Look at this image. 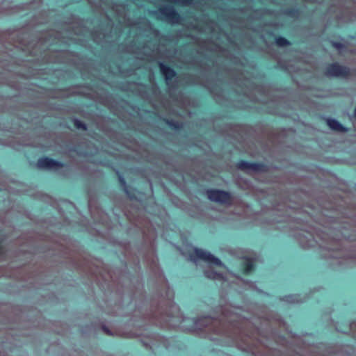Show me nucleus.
<instances>
[{
  "instance_id": "nucleus-14",
  "label": "nucleus",
  "mask_w": 356,
  "mask_h": 356,
  "mask_svg": "<svg viewBox=\"0 0 356 356\" xmlns=\"http://www.w3.org/2000/svg\"><path fill=\"white\" fill-rule=\"evenodd\" d=\"M158 65L159 67L161 73L164 76L166 85L169 88L175 87L177 83L173 86L172 79L175 77L176 72L172 68L165 65L163 62H159Z\"/></svg>"
},
{
  "instance_id": "nucleus-27",
  "label": "nucleus",
  "mask_w": 356,
  "mask_h": 356,
  "mask_svg": "<svg viewBox=\"0 0 356 356\" xmlns=\"http://www.w3.org/2000/svg\"><path fill=\"white\" fill-rule=\"evenodd\" d=\"M144 47H145L144 45L143 47H135L134 44H131L129 47L128 51L134 53V54H139V53H140L142 49Z\"/></svg>"
},
{
  "instance_id": "nucleus-34",
  "label": "nucleus",
  "mask_w": 356,
  "mask_h": 356,
  "mask_svg": "<svg viewBox=\"0 0 356 356\" xmlns=\"http://www.w3.org/2000/svg\"><path fill=\"white\" fill-rule=\"evenodd\" d=\"M248 154H250L249 156H254L252 153H249V152H248Z\"/></svg>"
},
{
  "instance_id": "nucleus-3",
  "label": "nucleus",
  "mask_w": 356,
  "mask_h": 356,
  "mask_svg": "<svg viewBox=\"0 0 356 356\" xmlns=\"http://www.w3.org/2000/svg\"><path fill=\"white\" fill-rule=\"evenodd\" d=\"M218 315L206 316L193 321L190 332L216 344L236 346L240 350L254 356H332L336 350L326 348V354H319L314 346H305L301 339H295V344L289 343L280 333L287 331L286 323L278 314L257 319L256 323L242 317L225 305L217 308Z\"/></svg>"
},
{
  "instance_id": "nucleus-1",
  "label": "nucleus",
  "mask_w": 356,
  "mask_h": 356,
  "mask_svg": "<svg viewBox=\"0 0 356 356\" xmlns=\"http://www.w3.org/2000/svg\"><path fill=\"white\" fill-rule=\"evenodd\" d=\"M129 222L142 233L144 245L138 254L133 252L129 243L120 245L125 264L132 270H111L94 265L83 257H67L72 268L83 273L97 284L104 282L111 292L120 296L113 309V316H131L129 324L133 330L127 332L130 338H140L143 346L154 353L159 348L167 349L168 339L152 330V325L162 329L179 326L184 319L174 302V291L161 270L156 254V231L150 220L142 215V211H125Z\"/></svg>"
},
{
  "instance_id": "nucleus-30",
  "label": "nucleus",
  "mask_w": 356,
  "mask_h": 356,
  "mask_svg": "<svg viewBox=\"0 0 356 356\" xmlns=\"http://www.w3.org/2000/svg\"><path fill=\"white\" fill-rule=\"evenodd\" d=\"M332 46L334 47H335L336 49H341L344 47L342 43L337 42H332Z\"/></svg>"
},
{
  "instance_id": "nucleus-19",
  "label": "nucleus",
  "mask_w": 356,
  "mask_h": 356,
  "mask_svg": "<svg viewBox=\"0 0 356 356\" xmlns=\"http://www.w3.org/2000/svg\"><path fill=\"white\" fill-rule=\"evenodd\" d=\"M280 299L289 303H300L305 301V298L304 299L300 298V296L299 294L284 296Z\"/></svg>"
},
{
  "instance_id": "nucleus-26",
  "label": "nucleus",
  "mask_w": 356,
  "mask_h": 356,
  "mask_svg": "<svg viewBox=\"0 0 356 356\" xmlns=\"http://www.w3.org/2000/svg\"><path fill=\"white\" fill-rule=\"evenodd\" d=\"M4 240L5 238L3 236H0V257L2 260L6 259V252L1 245Z\"/></svg>"
},
{
  "instance_id": "nucleus-31",
  "label": "nucleus",
  "mask_w": 356,
  "mask_h": 356,
  "mask_svg": "<svg viewBox=\"0 0 356 356\" xmlns=\"http://www.w3.org/2000/svg\"><path fill=\"white\" fill-rule=\"evenodd\" d=\"M356 327V322H353L350 325V329L352 330Z\"/></svg>"
},
{
  "instance_id": "nucleus-8",
  "label": "nucleus",
  "mask_w": 356,
  "mask_h": 356,
  "mask_svg": "<svg viewBox=\"0 0 356 356\" xmlns=\"http://www.w3.org/2000/svg\"><path fill=\"white\" fill-rule=\"evenodd\" d=\"M207 195L208 199L211 202L227 206H231L233 204V197L228 191L220 189H208Z\"/></svg>"
},
{
  "instance_id": "nucleus-9",
  "label": "nucleus",
  "mask_w": 356,
  "mask_h": 356,
  "mask_svg": "<svg viewBox=\"0 0 356 356\" xmlns=\"http://www.w3.org/2000/svg\"><path fill=\"white\" fill-rule=\"evenodd\" d=\"M324 74L330 78L341 77L347 79L350 75V70L348 67L341 65L338 63H333L327 66Z\"/></svg>"
},
{
  "instance_id": "nucleus-22",
  "label": "nucleus",
  "mask_w": 356,
  "mask_h": 356,
  "mask_svg": "<svg viewBox=\"0 0 356 356\" xmlns=\"http://www.w3.org/2000/svg\"><path fill=\"white\" fill-rule=\"evenodd\" d=\"M284 13L289 17L297 18L299 16V11L296 8H288L284 11Z\"/></svg>"
},
{
  "instance_id": "nucleus-35",
  "label": "nucleus",
  "mask_w": 356,
  "mask_h": 356,
  "mask_svg": "<svg viewBox=\"0 0 356 356\" xmlns=\"http://www.w3.org/2000/svg\"><path fill=\"white\" fill-rule=\"evenodd\" d=\"M225 356H232V355H225Z\"/></svg>"
},
{
  "instance_id": "nucleus-23",
  "label": "nucleus",
  "mask_w": 356,
  "mask_h": 356,
  "mask_svg": "<svg viewBox=\"0 0 356 356\" xmlns=\"http://www.w3.org/2000/svg\"><path fill=\"white\" fill-rule=\"evenodd\" d=\"M275 42L277 46L281 47L290 45L289 41L283 37L277 38L275 40Z\"/></svg>"
},
{
  "instance_id": "nucleus-10",
  "label": "nucleus",
  "mask_w": 356,
  "mask_h": 356,
  "mask_svg": "<svg viewBox=\"0 0 356 356\" xmlns=\"http://www.w3.org/2000/svg\"><path fill=\"white\" fill-rule=\"evenodd\" d=\"M238 168L250 175L268 172L270 170L269 166L266 164L250 163L248 161L239 162L238 163Z\"/></svg>"
},
{
  "instance_id": "nucleus-2",
  "label": "nucleus",
  "mask_w": 356,
  "mask_h": 356,
  "mask_svg": "<svg viewBox=\"0 0 356 356\" xmlns=\"http://www.w3.org/2000/svg\"><path fill=\"white\" fill-rule=\"evenodd\" d=\"M318 209L293 202L286 207L281 220L296 225L293 237L303 249L318 245L332 259V266L339 268L356 266V200L339 195L321 197Z\"/></svg>"
},
{
  "instance_id": "nucleus-11",
  "label": "nucleus",
  "mask_w": 356,
  "mask_h": 356,
  "mask_svg": "<svg viewBox=\"0 0 356 356\" xmlns=\"http://www.w3.org/2000/svg\"><path fill=\"white\" fill-rule=\"evenodd\" d=\"M191 259L193 261H195L196 259L202 260L204 261L212 264L216 266H223V264L220 259L216 257L209 252L199 248L195 249V255H191Z\"/></svg>"
},
{
  "instance_id": "nucleus-28",
  "label": "nucleus",
  "mask_w": 356,
  "mask_h": 356,
  "mask_svg": "<svg viewBox=\"0 0 356 356\" xmlns=\"http://www.w3.org/2000/svg\"><path fill=\"white\" fill-rule=\"evenodd\" d=\"M102 330L104 332V334H106L108 336H113V332L106 325H102Z\"/></svg>"
},
{
  "instance_id": "nucleus-5",
  "label": "nucleus",
  "mask_w": 356,
  "mask_h": 356,
  "mask_svg": "<svg viewBox=\"0 0 356 356\" xmlns=\"http://www.w3.org/2000/svg\"><path fill=\"white\" fill-rule=\"evenodd\" d=\"M225 137V140L239 152H245V144L249 138L250 128L246 125L225 124L217 130Z\"/></svg>"
},
{
  "instance_id": "nucleus-16",
  "label": "nucleus",
  "mask_w": 356,
  "mask_h": 356,
  "mask_svg": "<svg viewBox=\"0 0 356 356\" xmlns=\"http://www.w3.org/2000/svg\"><path fill=\"white\" fill-rule=\"evenodd\" d=\"M327 124L333 130L340 133H346L348 129L343 127L339 121L333 118L327 119Z\"/></svg>"
},
{
  "instance_id": "nucleus-24",
  "label": "nucleus",
  "mask_w": 356,
  "mask_h": 356,
  "mask_svg": "<svg viewBox=\"0 0 356 356\" xmlns=\"http://www.w3.org/2000/svg\"><path fill=\"white\" fill-rule=\"evenodd\" d=\"M166 123L173 129L178 130L181 127V124L173 120H168Z\"/></svg>"
},
{
  "instance_id": "nucleus-21",
  "label": "nucleus",
  "mask_w": 356,
  "mask_h": 356,
  "mask_svg": "<svg viewBox=\"0 0 356 356\" xmlns=\"http://www.w3.org/2000/svg\"><path fill=\"white\" fill-rule=\"evenodd\" d=\"M243 268L245 274H249L254 269V261L252 258L247 257L243 262Z\"/></svg>"
},
{
  "instance_id": "nucleus-33",
  "label": "nucleus",
  "mask_w": 356,
  "mask_h": 356,
  "mask_svg": "<svg viewBox=\"0 0 356 356\" xmlns=\"http://www.w3.org/2000/svg\"><path fill=\"white\" fill-rule=\"evenodd\" d=\"M99 1V3L102 4L104 3V0H98Z\"/></svg>"
},
{
  "instance_id": "nucleus-12",
  "label": "nucleus",
  "mask_w": 356,
  "mask_h": 356,
  "mask_svg": "<svg viewBox=\"0 0 356 356\" xmlns=\"http://www.w3.org/2000/svg\"><path fill=\"white\" fill-rule=\"evenodd\" d=\"M112 170L115 172L118 181L120 184V186L122 188V190L124 192V193L127 195V196L130 200H136V190L134 188H131V186H128L122 174L120 172L119 169L115 168L114 166H111Z\"/></svg>"
},
{
  "instance_id": "nucleus-18",
  "label": "nucleus",
  "mask_w": 356,
  "mask_h": 356,
  "mask_svg": "<svg viewBox=\"0 0 356 356\" xmlns=\"http://www.w3.org/2000/svg\"><path fill=\"white\" fill-rule=\"evenodd\" d=\"M204 276L213 280H224L223 274L218 273L213 269H207L204 271Z\"/></svg>"
},
{
  "instance_id": "nucleus-13",
  "label": "nucleus",
  "mask_w": 356,
  "mask_h": 356,
  "mask_svg": "<svg viewBox=\"0 0 356 356\" xmlns=\"http://www.w3.org/2000/svg\"><path fill=\"white\" fill-rule=\"evenodd\" d=\"M112 10L120 23L126 25H131L129 19L127 17V8L124 4H113Z\"/></svg>"
},
{
  "instance_id": "nucleus-25",
  "label": "nucleus",
  "mask_w": 356,
  "mask_h": 356,
  "mask_svg": "<svg viewBox=\"0 0 356 356\" xmlns=\"http://www.w3.org/2000/svg\"><path fill=\"white\" fill-rule=\"evenodd\" d=\"M73 122H74V125L75 126L76 128L81 129L84 131H86L87 129L86 124L84 122H83L82 121L79 120V119L74 118L73 120Z\"/></svg>"
},
{
  "instance_id": "nucleus-17",
  "label": "nucleus",
  "mask_w": 356,
  "mask_h": 356,
  "mask_svg": "<svg viewBox=\"0 0 356 356\" xmlns=\"http://www.w3.org/2000/svg\"><path fill=\"white\" fill-rule=\"evenodd\" d=\"M92 38H93V40L97 43V44H103L104 43H106V42H112L113 40H110V36L105 33H97V32H95V33H92Z\"/></svg>"
},
{
  "instance_id": "nucleus-29",
  "label": "nucleus",
  "mask_w": 356,
  "mask_h": 356,
  "mask_svg": "<svg viewBox=\"0 0 356 356\" xmlns=\"http://www.w3.org/2000/svg\"><path fill=\"white\" fill-rule=\"evenodd\" d=\"M115 159V161L117 162V163H122V162H124V161H128L132 159H135L136 157H122V156H120V157H113Z\"/></svg>"
},
{
  "instance_id": "nucleus-32",
  "label": "nucleus",
  "mask_w": 356,
  "mask_h": 356,
  "mask_svg": "<svg viewBox=\"0 0 356 356\" xmlns=\"http://www.w3.org/2000/svg\"><path fill=\"white\" fill-rule=\"evenodd\" d=\"M236 153V152H232V150H231V149L229 150V154H235Z\"/></svg>"
},
{
  "instance_id": "nucleus-6",
  "label": "nucleus",
  "mask_w": 356,
  "mask_h": 356,
  "mask_svg": "<svg viewBox=\"0 0 356 356\" xmlns=\"http://www.w3.org/2000/svg\"><path fill=\"white\" fill-rule=\"evenodd\" d=\"M150 15L157 20L165 22L170 24H180L181 17L172 6H162L157 10L149 11Z\"/></svg>"
},
{
  "instance_id": "nucleus-15",
  "label": "nucleus",
  "mask_w": 356,
  "mask_h": 356,
  "mask_svg": "<svg viewBox=\"0 0 356 356\" xmlns=\"http://www.w3.org/2000/svg\"><path fill=\"white\" fill-rule=\"evenodd\" d=\"M143 24H144V32L147 33V35H152L154 38H159L161 35V32L159 30L154 28L152 23L146 19H143Z\"/></svg>"
},
{
  "instance_id": "nucleus-7",
  "label": "nucleus",
  "mask_w": 356,
  "mask_h": 356,
  "mask_svg": "<svg viewBox=\"0 0 356 356\" xmlns=\"http://www.w3.org/2000/svg\"><path fill=\"white\" fill-rule=\"evenodd\" d=\"M229 75L231 76V81L233 84L241 88V92L245 95L249 96L251 90L249 86L252 84L251 80L246 77L240 69H237L236 72H229Z\"/></svg>"
},
{
  "instance_id": "nucleus-4",
  "label": "nucleus",
  "mask_w": 356,
  "mask_h": 356,
  "mask_svg": "<svg viewBox=\"0 0 356 356\" xmlns=\"http://www.w3.org/2000/svg\"><path fill=\"white\" fill-rule=\"evenodd\" d=\"M72 159L66 164L54 161L49 157H41L36 163L40 170H54L63 178H72L79 175L96 176L103 175L99 165L91 159L95 157H70Z\"/></svg>"
},
{
  "instance_id": "nucleus-20",
  "label": "nucleus",
  "mask_w": 356,
  "mask_h": 356,
  "mask_svg": "<svg viewBox=\"0 0 356 356\" xmlns=\"http://www.w3.org/2000/svg\"><path fill=\"white\" fill-rule=\"evenodd\" d=\"M88 207H89V211L90 212V214H91L92 217L94 218V220H96L97 222L104 224L107 218V216L104 213L101 211L99 213V217L96 218V217L95 216V211H93L92 207V200H90L88 201Z\"/></svg>"
}]
</instances>
